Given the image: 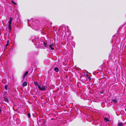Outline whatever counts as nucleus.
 <instances>
[{"mask_svg": "<svg viewBox=\"0 0 126 126\" xmlns=\"http://www.w3.org/2000/svg\"><path fill=\"white\" fill-rule=\"evenodd\" d=\"M5 88L6 90H7V86H5Z\"/></svg>", "mask_w": 126, "mask_h": 126, "instance_id": "15", "label": "nucleus"}, {"mask_svg": "<svg viewBox=\"0 0 126 126\" xmlns=\"http://www.w3.org/2000/svg\"><path fill=\"white\" fill-rule=\"evenodd\" d=\"M104 120L105 121H109V120L108 118H106V117H104Z\"/></svg>", "mask_w": 126, "mask_h": 126, "instance_id": "10", "label": "nucleus"}, {"mask_svg": "<svg viewBox=\"0 0 126 126\" xmlns=\"http://www.w3.org/2000/svg\"><path fill=\"white\" fill-rule=\"evenodd\" d=\"M117 102V101L116 99V98L112 100L111 101V103H113L116 104Z\"/></svg>", "mask_w": 126, "mask_h": 126, "instance_id": "3", "label": "nucleus"}, {"mask_svg": "<svg viewBox=\"0 0 126 126\" xmlns=\"http://www.w3.org/2000/svg\"><path fill=\"white\" fill-rule=\"evenodd\" d=\"M12 18L11 17H10L9 18V20L8 21V29H9V31L10 32L11 31V24L12 22Z\"/></svg>", "mask_w": 126, "mask_h": 126, "instance_id": "1", "label": "nucleus"}, {"mask_svg": "<svg viewBox=\"0 0 126 126\" xmlns=\"http://www.w3.org/2000/svg\"><path fill=\"white\" fill-rule=\"evenodd\" d=\"M11 1H12V3H13L14 4H16V3H15L12 0Z\"/></svg>", "mask_w": 126, "mask_h": 126, "instance_id": "17", "label": "nucleus"}, {"mask_svg": "<svg viewBox=\"0 0 126 126\" xmlns=\"http://www.w3.org/2000/svg\"><path fill=\"white\" fill-rule=\"evenodd\" d=\"M28 71H26L25 73L24 76V78H25V76H26L28 74Z\"/></svg>", "mask_w": 126, "mask_h": 126, "instance_id": "11", "label": "nucleus"}, {"mask_svg": "<svg viewBox=\"0 0 126 126\" xmlns=\"http://www.w3.org/2000/svg\"><path fill=\"white\" fill-rule=\"evenodd\" d=\"M1 111V110L0 108V112Z\"/></svg>", "mask_w": 126, "mask_h": 126, "instance_id": "18", "label": "nucleus"}, {"mask_svg": "<svg viewBox=\"0 0 126 126\" xmlns=\"http://www.w3.org/2000/svg\"><path fill=\"white\" fill-rule=\"evenodd\" d=\"M35 84L36 85H37L38 86V85H39L38 84V83L37 82H35Z\"/></svg>", "mask_w": 126, "mask_h": 126, "instance_id": "14", "label": "nucleus"}, {"mask_svg": "<svg viewBox=\"0 0 126 126\" xmlns=\"http://www.w3.org/2000/svg\"><path fill=\"white\" fill-rule=\"evenodd\" d=\"M9 43V41L8 40L7 41V43L6 44V46H7L8 45V44Z\"/></svg>", "mask_w": 126, "mask_h": 126, "instance_id": "16", "label": "nucleus"}, {"mask_svg": "<svg viewBox=\"0 0 126 126\" xmlns=\"http://www.w3.org/2000/svg\"><path fill=\"white\" fill-rule=\"evenodd\" d=\"M43 45L45 47H48V45L47 44L44 42L43 43Z\"/></svg>", "mask_w": 126, "mask_h": 126, "instance_id": "9", "label": "nucleus"}, {"mask_svg": "<svg viewBox=\"0 0 126 126\" xmlns=\"http://www.w3.org/2000/svg\"><path fill=\"white\" fill-rule=\"evenodd\" d=\"M54 70L56 72H58L59 71V69L57 67H55L54 69Z\"/></svg>", "mask_w": 126, "mask_h": 126, "instance_id": "6", "label": "nucleus"}, {"mask_svg": "<svg viewBox=\"0 0 126 126\" xmlns=\"http://www.w3.org/2000/svg\"><path fill=\"white\" fill-rule=\"evenodd\" d=\"M49 47L52 50H53L54 49L53 48V44H50L49 45Z\"/></svg>", "mask_w": 126, "mask_h": 126, "instance_id": "4", "label": "nucleus"}, {"mask_svg": "<svg viewBox=\"0 0 126 126\" xmlns=\"http://www.w3.org/2000/svg\"><path fill=\"white\" fill-rule=\"evenodd\" d=\"M31 39L32 40V42H34V37H32L31 38Z\"/></svg>", "mask_w": 126, "mask_h": 126, "instance_id": "12", "label": "nucleus"}, {"mask_svg": "<svg viewBox=\"0 0 126 126\" xmlns=\"http://www.w3.org/2000/svg\"><path fill=\"white\" fill-rule=\"evenodd\" d=\"M38 88L41 91L45 90L47 88V87L46 86H42L41 87L39 85H38Z\"/></svg>", "mask_w": 126, "mask_h": 126, "instance_id": "2", "label": "nucleus"}, {"mask_svg": "<svg viewBox=\"0 0 126 126\" xmlns=\"http://www.w3.org/2000/svg\"><path fill=\"white\" fill-rule=\"evenodd\" d=\"M27 115L28 117L29 118H30L31 117V115L30 113H28Z\"/></svg>", "mask_w": 126, "mask_h": 126, "instance_id": "13", "label": "nucleus"}, {"mask_svg": "<svg viewBox=\"0 0 126 126\" xmlns=\"http://www.w3.org/2000/svg\"><path fill=\"white\" fill-rule=\"evenodd\" d=\"M4 100L5 101L7 102H8L9 100L8 98L7 97H4Z\"/></svg>", "mask_w": 126, "mask_h": 126, "instance_id": "5", "label": "nucleus"}, {"mask_svg": "<svg viewBox=\"0 0 126 126\" xmlns=\"http://www.w3.org/2000/svg\"><path fill=\"white\" fill-rule=\"evenodd\" d=\"M27 85V82H26L25 81L23 83L22 85L24 87L26 86Z\"/></svg>", "mask_w": 126, "mask_h": 126, "instance_id": "7", "label": "nucleus"}, {"mask_svg": "<svg viewBox=\"0 0 126 126\" xmlns=\"http://www.w3.org/2000/svg\"><path fill=\"white\" fill-rule=\"evenodd\" d=\"M125 110L126 111V108L125 109Z\"/></svg>", "mask_w": 126, "mask_h": 126, "instance_id": "20", "label": "nucleus"}, {"mask_svg": "<svg viewBox=\"0 0 126 126\" xmlns=\"http://www.w3.org/2000/svg\"><path fill=\"white\" fill-rule=\"evenodd\" d=\"M29 23H30V22L29 21Z\"/></svg>", "mask_w": 126, "mask_h": 126, "instance_id": "21", "label": "nucleus"}, {"mask_svg": "<svg viewBox=\"0 0 126 126\" xmlns=\"http://www.w3.org/2000/svg\"><path fill=\"white\" fill-rule=\"evenodd\" d=\"M89 78H90V77H89Z\"/></svg>", "mask_w": 126, "mask_h": 126, "instance_id": "19", "label": "nucleus"}, {"mask_svg": "<svg viewBox=\"0 0 126 126\" xmlns=\"http://www.w3.org/2000/svg\"><path fill=\"white\" fill-rule=\"evenodd\" d=\"M118 126H123V124L122 123H119L118 124Z\"/></svg>", "mask_w": 126, "mask_h": 126, "instance_id": "8", "label": "nucleus"}]
</instances>
